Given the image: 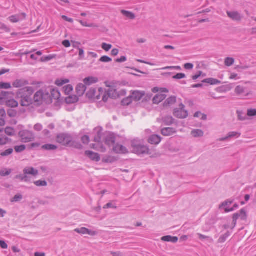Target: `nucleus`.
Segmentation results:
<instances>
[{
    "label": "nucleus",
    "instance_id": "f257e3e1",
    "mask_svg": "<svg viewBox=\"0 0 256 256\" xmlns=\"http://www.w3.org/2000/svg\"><path fill=\"white\" fill-rule=\"evenodd\" d=\"M56 141L62 146H69L78 150H82L84 148L80 142L74 140L72 136L68 133L58 134L56 136Z\"/></svg>",
    "mask_w": 256,
    "mask_h": 256
},
{
    "label": "nucleus",
    "instance_id": "f03ea898",
    "mask_svg": "<svg viewBox=\"0 0 256 256\" xmlns=\"http://www.w3.org/2000/svg\"><path fill=\"white\" fill-rule=\"evenodd\" d=\"M34 88L32 87H26L20 89L16 92V98L20 99V102L22 106H28L32 103V99L31 96L34 92Z\"/></svg>",
    "mask_w": 256,
    "mask_h": 256
},
{
    "label": "nucleus",
    "instance_id": "7ed1b4c3",
    "mask_svg": "<svg viewBox=\"0 0 256 256\" xmlns=\"http://www.w3.org/2000/svg\"><path fill=\"white\" fill-rule=\"evenodd\" d=\"M132 152L138 155L149 154L150 149L146 146L142 144L140 141L137 140H134L131 143Z\"/></svg>",
    "mask_w": 256,
    "mask_h": 256
},
{
    "label": "nucleus",
    "instance_id": "20e7f679",
    "mask_svg": "<svg viewBox=\"0 0 256 256\" xmlns=\"http://www.w3.org/2000/svg\"><path fill=\"white\" fill-rule=\"evenodd\" d=\"M185 106L182 103L179 104L178 108H175L173 111V115L180 119H184L188 117V112L184 110Z\"/></svg>",
    "mask_w": 256,
    "mask_h": 256
},
{
    "label": "nucleus",
    "instance_id": "39448f33",
    "mask_svg": "<svg viewBox=\"0 0 256 256\" xmlns=\"http://www.w3.org/2000/svg\"><path fill=\"white\" fill-rule=\"evenodd\" d=\"M18 136L21 138L22 141L25 143L31 142L34 139L32 134L27 130L20 131Z\"/></svg>",
    "mask_w": 256,
    "mask_h": 256
},
{
    "label": "nucleus",
    "instance_id": "423d86ee",
    "mask_svg": "<svg viewBox=\"0 0 256 256\" xmlns=\"http://www.w3.org/2000/svg\"><path fill=\"white\" fill-rule=\"evenodd\" d=\"M44 94L42 90H40L36 92L34 97V104L36 106H40L42 104L44 100Z\"/></svg>",
    "mask_w": 256,
    "mask_h": 256
},
{
    "label": "nucleus",
    "instance_id": "0eeeda50",
    "mask_svg": "<svg viewBox=\"0 0 256 256\" xmlns=\"http://www.w3.org/2000/svg\"><path fill=\"white\" fill-rule=\"evenodd\" d=\"M226 14L230 18L236 22L240 21L243 18V16L237 11H228Z\"/></svg>",
    "mask_w": 256,
    "mask_h": 256
},
{
    "label": "nucleus",
    "instance_id": "6e6552de",
    "mask_svg": "<svg viewBox=\"0 0 256 256\" xmlns=\"http://www.w3.org/2000/svg\"><path fill=\"white\" fill-rule=\"evenodd\" d=\"M84 154L92 161L98 162L100 160V155L97 152L90 150H86Z\"/></svg>",
    "mask_w": 256,
    "mask_h": 256
},
{
    "label": "nucleus",
    "instance_id": "1a4fd4ad",
    "mask_svg": "<svg viewBox=\"0 0 256 256\" xmlns=\"http://www.w3.org/2000/svg\"><path fill=\"white\" fill-rule=\"evenodd\" d=\"M113 150L116 154H126L128 152L126 148L119 144H116L114 146Z\"/></svg>",
    "mask_w": 256,
    "mask_h": 256
},
{
    "label": "nucleus",
    "instance_id": "9d476101",
    "mask_svg": "<svg viewBox=\"0 0 256 256\" xmlns=\"http://www.w3.org/2000/svg\"><path fill=\"white\" fill-rule=\"evenodd\" d=\"M28 81L24 79H16L12 84V86L16 88H20L28 84Z\"/></svg>",
    "mask_w": 256,
    "mask_h": 256
},
{
    "label": "nucleus",
    "instance_id": "9b49d317",
    "mask_svg": "<svg viewBox=\"0 0 256 256\" xmlns=\"http://www.w3.org/2000/svg\"><path fill=\"white\" fill-rule=\"evenodd\" d=\"M162 137L158 134L151 135L148 138V142L152 144H158L162 140Z\"/></svg>",
    "mask_w": 256,
    "mask_h": 256
},
{
    "label": "nucleus",
    "instance_id": "f8f14e48",
    "mask_svg": "<svg viewBox=\"0 0 256 256\" xmlns=\"http://www.w3.org/2000/svg\"><path fill=\"white\" fill-rule=\"evenodd\" d=\"M176 132V128H164L161 130V134L165 136H168Z\"/></svg>",
    "mask_w": 256,
    "mask_h": 256
},
{
    "label": "nucleus",
    "instance_id": "ddd939ff",
    "mask_svg": "<svg viewBox=\"0 0 256 256\" xmlns=\"http://www.w3.org/2000/svg\"><path fill=\"white\" fill-rule=\"evenodd\" d=\"M241 135V134L240 132H230L228 133L227 136L222 138L219 139V141L223 142L228 140V139L233 138H238L240 137Z\"/></svg>",
    "mask_w": 256,
    "mask_h": 256
},
{
    "label": "nucleus",
    "instance_id": "4468645a",
    "mask_svg": "<svg viewBox=\"0 0 256 256\" xmlns=\"http://www.w3.org/2000/svg\"><path fill=\"white\" fill-rule=\"evenodd\" d=\"M26 14L24 13H22L20 14L12 15L8 18L9 20L12 22H18L20 20L25 18Z\"/></svg>",
    "mask_w": 256,
    "mask_h": 256
},
{
    "label": "nucleus",
    "instance_id": "2eb2a0df",
    "mask_svg": "<svg viewBox=\"0 0 256 256\" xmlns=\"http://www.w3.org/2000/svg\"><path fill=\"white\" fill-rule=\"evenodd\" d=\"M98 82V78L94 76H88L83 80V82L86 86H90L92 84L97 83Z\"/></svg>",
    "mask_w": 256,
    "mask_h": 256
},
{
    "label": "nucleus",
    "instance_id": "dca6fc26",
    "mask_svg": "<svg viewBox=\"0 0 256 256\" xmlns=\"http://www.w3.org/2000/svg\"><path fill=\"white\" fill-rule=\"evenodd\" d=\"M76 92L77 94L79 96H82L84 95L86 90V86L84 84H78L76 86Z\"/></svg>",
    "mask_w": 256,
    "mask_h": 256
},
{
    "label": "nucleus",
    "instance_id": "f3484780",
    "mask_svg": "<svg viewBox=\"0 0 256 256\" xmlns=\"http://www.w3.org/2000/svg\"><path fill=\"white\" fill-rule=\"evenodd\" d=\"M144 95V92H140L138 90L134 91L131 94L133 100L136 102L140 100Z\"/></svg>",
    "mask_w": 256,
    "mask_h": 256
},
{
    "label": "nucleus",
    "instance_id": "a211bd4d",
    "mask_svg": "<svg viewBox=\"0 0 256 256\" xmlns=\"http://www.w3.org/2000/svg\"><path fill=\"white\" fill-rule=\"evenodd\" d=\"M23 172L26 176L31 174L36 176L38 174V171L33 167H27L24 169Z\"/></svg>",
    "mask_w": 256,
    "mask_h": 256
},
{
    "label": "nucleus",
    "instance_id": "6ab92c4d",
    "mask_svg": "<svg viewBox=\"0 0 256 256\" xmlns=\"http://www.w3.org/2000/svg\"><path fill=\"white\" fill-rule=\"evenodd\" d=\"M176 102V96H171L168 98L163 104L164 107L170 106L174 104Z\"/></svg>",
    "mask_w": 256,
    "mask_h": 256
},
{
    "label": "nucleus",
    "instance_id": "aec40b11",
    "mask_svg": "<svg viewBox=\"0 0 256 256\" xmlns=\"http://www.w3.org/2000/svg\"><path fill=\"white\" fill-rule=\"evenodd\" d=\"M166 98V95L163 94H156L152 99L153 103L158 104Z\"/></svg>",
    "mask_w": 256,
    "mask_h": 256
},
{
    "label": "nucleus",
    "instance_id": "412c9836",
    "mask_svg": "<svg viewBox=\"0 0 256 256\" xmlns=\"http://www.w3.org/2000/svg\"><path fill=\"white\" fill-rule=\"evenodd\" d=\"M162 120L166 126H171L175 121V120L171 116H166L162 117Z\"/></svg>",
    "mask_w": 256,
    "mask_h": 256
},
{
    "label": "nucleus",
    "instance_id": "4be33fe9",
    "mask_svg": "<svg viewBox=\"0 0 256 256\" xmlns=\"http://www.w3.org/2000/svg\"><path fill=\"white\" fill-rule=\"evenodd\" d=\"M202 83L208 84L210 85L219 84L222 83L221 81L214 78H208L202 81Z\"/></svg>",
    "mask_w": 256,
    "mask_h": 256
},
{
    "label": "nucleus",
    "instance_id": "5701e85b",
    "mask_svg": "<svg viewBox=\"0 0 256 256\" xmlns=\"http://www.w3.org/2000/svg\"><path fill=\"white\" fill-rule=\"evenodd\" d=\"M105 143L106 144L110 146L115 143L116 137L114 134H110L106 138Z\"/></svg>",
    "mask_w": 256,
    "mask_h": 256
},
{
    "label": "nucleus",
    "instance_id": "b1692460",
    "mask_svg": "<svg viewBox=\"0 0 256 256\" xmlns=\"http://www.w3.org/2000/svg\"><path fill=\"white\" fill-rule=\"evenodd\" d=\"M78 97L76 95H72L67 97L65 100L66 102L68 104H74L78 101Z\"/></svg>",
    "mask_w": 256,
    "mask_h": 256
},
{
    "label": "nucleus",
    "instance_id": "393cba45",
    "mask_svg": "<svg viewBox=\"0 0 256 256\" xmlns=\"http://www.w3.org/2000/svg\"><path fill=\"white\" fill-rule=\"evenodd\" d=\"M6 105L9 108H14L18 106V102L14 99H10L6 101Z\"/></svg>",
    "mask_w": 256,
    "mask_h": 256
},
{
    "label": "nucleus",
    "instance_id": "a878e982",
    "mask_svg": "<svg viewBox=\"0 0 256 256\" xmlns=\"http://www.w3.org/2000/svg\"><path fill=\"white\" fill-rule=\"evenodd\" d=\"M234 214H237L238 216V218H240L242 220H245L247 219V212L244 208H242L239 212H236Z\"/></svg>",
    "mask_w": 256,
    "mask_h": 256
},
{
    "label": "nucleus",
    "instance_id": "bb28decb",
    "mask_svg": "<svg viewBox=\"0 0 256 256\" xmlns=\"http://www.w3.org/2000/svg\"><path fill=\"white\" fill-rule=\"evenodd\" d=\"M121 13L125 16L126 18L130 19V20H134L136 18V16L134 14L133 12L127 11L126 10H122Z\"/></svg>",
    "mask_w": 256,
    "mask_h": 256
},
{
    "label": "nucleus",
    "instance_id": "cd10ccee",
    "mask_svg": "<svg viewBox=\"0 0 256 256\" xmlns=\"http://www.w3.org/2000/svg\"><path fill=\"white\" fill-rule=\"evenodd\" d=\"M42 149L46 150H56L58 148V146L53 144H48L43 145L42 146Z\"/></svg>",
    "mask_w": 256,
    "mask_h": 256
},
{
    "label": "nucleus",
    "instance_id": "c85d7f7f",
    "mask_svg": "<svg viewBox=\"0 0 256 256\" xmlns=\"http://www.w3.org/2000/svg\"><path fill=\"white\" fill-rule=\"evenodd\" d=\"M133 99L132 96L124 98L121 102V104L124 106H127L130 105L132 102Z\"/></svg>",
    "mask_w": 256,
    "mask_h": 256
},
{
    "label": "nucleus",
    "instance_id": "c756f323",
    "mask_svg": "<svg viewBox=\"0 0 256 256\" xmlns=\"http://www.w3.org/2000/svg\"><path fill=\"white\" fill-rule=\"evenodd\" d=\"M230 236V232L229 231H228L225 234L221 236L218 238V242L220 244H222L224 242L228 237Z\"/></svg>",
    "mask_w": 256,
    "mask_h": 256
},
{
    "label": "nucleus",
    "instance_id": "7c9ffc66",
    "mask_svg": "<svg viewBox=\"0 0 256 256\" xmlns=\"http://www.w3.org/2000/svg\"><path fill=\"white\" fill-rule=\"evenodd\" d=\"M191 134L194 138H199L204 136V132L201 130H194Z\"/></svg>",
    "mask_w": 256,
    "mask_h": 256
},
{
    "label": "nucleus",
    "instance_id": "2f4dec72",
    "mask_svg": "<svg viewBox=\"0 0 256 256\" xmlns=\"http://www.w3.org/2000/svg\"><path fill=\"white\" fill-rule=\"evenodd\" d=\"M236 94L238 95H242L245 93V88L243 86H238L234 90Z\"/></svg>",
    "mask_w": 256,
    "mask_h": 256
},
{
    "label": "nucleus",
    "instance_id": "473e14b6",
    "mask_svg": "<svg viewBox=\"0 0 256 256\" xmlns=\"http://www.w3.org/2000/svg\"><path fill=\"white\" fill-rule=\"evenodd\" d=\"M14 179L19 180L21 182H28L29 180L28 179V176L24 174L16 176L14 178Z\"/></svg>",
    "mask_w": 256,
    "mask_h": 256
},
{
    "label": "nucleus",
    "instance_id": "72a5a7b5",
    "mask_svg": "<svg viewBox=\"0 0 256 256\" xmlns=\"http://www.w3.org/2000/svg\"><path fill=\"white\" fill-rule=\"evenodd\" d=\"M96 92V88H90V90L86 92V96L89 99L94 98L95 97V94Z\"/></svg>",
    "mask_w": 256,
    "mask_h": 256
},
{
    "label": "nucleus",
    "instance_id": "f704fd0d",
    "mask_svg": "<svg viewBox=\"0 0 256 256\" xmlns=\"http://www.w3.org/2000/svg\"><path fill=\"white\" fill-rule=\"evenodd\" d=\"M12 171L11 168H3L0 171V175L2 176H6L10 175Z\"/></svg>",
    "mask_w": 256,
    "mask_h": 256
},
{
    "label": "nucleus",
    "instance_id": "c9c22d12",
    "mask_svg": "<svg viewBox=\"0 0 256 256\" xmlns=\"http://www.w3.org/2000/svg\"><path fill=\"white\" fill-rule=\"evenodd\" d=\"M51 95L55 100H59L60 97V92L58 90L53 89L51 91Z\"/></svg>",
    "mask_w": 256,
    "mask_h": 256
},
{
    "label": "nucleus",
    "instance_id": "e433bc0d",
    "mask_svg": "<svg viewBox=\"0 0 256 256\" xmlns=\"http://www.w3.org/2000/svg\"><path fill=\"white\" fill-rule=\"evenodd\" d=\"M5 133L10 136H13L15 134V130L13 128L7 126L5 128Z\"/></svg>",
    "mask_w": 256,
    "mask_h": 256
},
{
    "label": "nucleus",
    "instance_id": "4c0bfd02",
    "mask_svg": "<svg viewBox=\"0 0 256 256\" xmlns=\"http://www.w3.org/2000/svg\"><path fill=\"white\" fill-rule=\"evenodd\" d=\"M117 160H118V159L116 158L114 156H106L104 159V162H107V163H113V162H116Z\"/></svg>",
    "mask_w": 256,
    "mask_h": 256
},
{
    "label": "nucleus",
    "instance_id": "58836bf2",
    "mask_svg": "<svg viewBox=\"0 0 256 256\" xmlns=\"http://www.w3.org/2000/svg\"><path fill=\"white\" fill-rule=\"evenodd\" d=\"M234 62V59L232 58L228 57L226 58L224 60V64L227 66H232Z\"/></svg>",
    "mask_w": 256,
    "mask_h": 256
},
{
    "label": "nucleus",
    "instance_id": "ea45409f",
    "mask_svg": "<svg viewBox=\"0 0 256 256\" xmlns=\"http://www.w3.org/2000/svg\"><path fill=\"white\" fill-rule=\"evenodd\" d=\"M34 183L37 186H46L48 185L47 182L44 180H38L34 181Z\"/></svg>",
    "mask_w": 256,
    "mask_h": 256
},
{
    "label": "nucleus",
    "instance_id": "a19ab883",
    "mask_svg": "<svg viewBox=\"0 0 256 256\" xmlns=\"http://www.w3.org/2000/svg\"><path fill=\"white\" fill-rule=\"evenodd\" d=\"M64 93L68 95L73 90V86L71 84H68L63 88Z\"/></svg>",
    "mask_w": 256,
    "mask_h": 256
},
{
    "label": "nucleus",
    "instance_id": "79ce46f5",
    "mask_svg": "<svg viewBox=\"0 0 256 256\" xmlns=\"http://www.w3.org/2000/svg\"><path fill=\"white\" fill-rule=\"evenodd\" d=\"M74 231L78 234H84L88 232V228H77L74 230Z\"/></svg>",
    "mask_w": 256,
    "mask_h": 256
},
{
    "label": "nucleus",
    "instance_id": "37998d69",
    "mask_svg": "<svg viewBox=\"0 0 256 256\" xmlns=\"http://www.w3.org/2000/svg\"><path fill=\"white\" fill-rule=\"evenodd\" d=\"M14 152V150L12 148H10L5 151L0 153L2 156H6L10 155Z\"/></svg>",
    "mask_w": 256,
    "mask_h": 256
},
{
    "label": "nucleus",
    "instance_id": "c03bdc74",
    "mask_svg": "<svg viewBox=\"0 0 256 256\" xmlns=\"http://www.w3.org/2000/svg\"><path fill=\"white\" fill-rule=\"evenodd\" d=\"M234 202V200H226L224 202H222L219 206V208H221L222 207L226 206H227L230 205Z\"/></svg>",
    "mask_w": 256,
    "mask_h": 256
},
{
    "label": "nucleus",
    "instance_id": "a18cd8bd",
    "mask_svg": "<svg viewBox=\"0 0 256 256\" xmlns=\"http://www.w3.org/2000/svg\"><path fill=\"white\" fill-rule=\"evenodd\" d=\"M197 235L198 237V238L200 240H209L210 242H213V239L211 238L210 236H206L199 233Z\"/></svg>",
    "mask_w": 256,
    "mask_h": 256
},
{
    "label": "nucleus",
    "instance_id": "49530a36",
    "mask_svg": "<svg viewBox=\"0 0 256 256\" xmlns=\"http://www.w3.org/2000/svg\"><path fill=\"white\" fill-rule=\"evenodd\" d=\"M11 88V84L10 82H0V89H8Z\"/></svg>",
    "mask_w": 256,
    "mask_h": 256
},
{
    "label": "nucleus",
    "instance_id": "de8ad7c7",
    "mask_svg": "<svg viewBox=\"0 0 256 256\" xmlns=\"http://www.w3.org/2000/svg\"><path fill=\"white\" fill-rule=\"evenodd\" d=\"M26 149V146L22 144L19 146H15L14 150L16 152H21Z\"/></svg>",
    "mask_w": 256,
    "mask_h": 256
},
{
    "label": "nucleus",
    "instance_id": "09e8293b",
    "mask_svg": "<svg viewBox=\"0 0 256 256\" xmlns=\"http://www.w3.org/2000/svg\"><path fill=\"white\" fill-rule=\"evenodd\" d=\"M69 82V80L67 79L64 80H57L56 81V84L58 86H62L65 84L68 83Z\"/></svg>",
    "mask_w": 256,
    "mask_h": 256
},
{
    "label": "nucleus",
    "instance_id": "8fccbe9b",
    "mask_svg": "<svg viewBox=\"0 0 256 256\" xmlns=\"http://www.w3.org/2000/svg\"><path fill=\"white\" fill-rule=\"evenodd\" d=\"M81 140L83 144H88L90 142V137L88 135H84L81 138Z\"/></svg>",
    "mask_w": 256,
    "mask_h": 256
},
{
    "label": "nucleus",
    "instance_id": "3c124183",
    "mask_svg": "<svg viewBox=\"0 0 256 256\" xmlns=\"http://www.w3.org/2000/svg\"><path fill=\"white\" fill-rule=\"evenodd\" d=\"M99 60L103 62H109L112 61V59L107 56H104L100 58Z\"/></svg>",
    "mask_w": 256,
    "mask_h": 256
},
{
    "label": "nucleus",
    "instance_id": "603ef678",
    "mask_svg": "<svg viewBox=\"0 0 256 256\" xmlns=\"http://www.w3.org/2000/svg\"><path fill=\"white\" fill-rule=\"evenodd\" d=\"M8 114L10 118H14L17 114V112L13 109H9L8 110Z\"/></svg>",
    "mask_w": 256,
    "mask_h": 256
},
{
    "label": "nucleus",
    "instance_id": "864d4df0",
    "mask_svg": "<svg viewBox=\"0 0 256 256\" xmlns=\"http://www.w3.org/2000/svg\"><path fill=\"white\" fill-rule=\"evenodd\" d=\"M102 48L106 52L109 51L112 48L111 44H108L106 43H102Z\"/></svg>",
    "mask_w": 256,
    "mask_h": 256
},
{
    "label": "nucleus",
    "instance_id": "5fc2aeb1",
    "mask_svg": "<svg viewBox=\"0 0 256 256\" xmlns=\"http://www.w3.org/2000/svg\"><path fill=\"white\" fill-rule=\"evenodd\" d=\"M10 94V92H8L2 91L0 93V100H5Z\"/></svg>",
    "mask_w": 256,
    "mask_h": 256
},
{
    "label": "nucleus",
    "instance_id": "6e6d98bb",
    "mask_svg": "<svg viewBox=\"0 0 256 256\" xmlns=\"http://www.w3.org/2000/svg\"><path fill=\"white\" fill-rule=\"evenodd\" d=\"M186 77V76L183 73H178L172 76L174 79L176 80H180L182 78H184Z\"/></svg>",
    "mask_w": 256,
    "mask_h": 256
},
{
    "label": "nucleus",
    "instance_id": "4d7b16f0",
    "mask_svg": "<svg viewBox=\"0 0 256 256\" xmlns=\"http://www.w3.org/2000/svg\"><path fill=\"white\" fill-rule=\"evenodd\" d=\"M238 207H239L238 204H235L233 206L232 208H225L224 211L226 212H232V211L238 208Z\"/></svg>",
    "mask_w": 256,
    "mask_h": 256
},
{
    "label": "nucleus",
    "instance_id": "13d9d810",
    "mask_svg": "<svg viewBox=\"0 0 256 256\" xmlns=\"http://www.w3.org/2000/svg\"><path fill=\"white\" fill-rule=\"evenodd\" d=\"M216 92H225L228 90L227 87L225 86H222L217 88H216Z\"/></svg>",
    "mask_w": 256,
    "mask_h": 256
},
{
    "label": "nucleus",
    "instance_id": "bf43d9fd",
    "mask_svg": "<svg viewBox=\"0 0 256 256\" xmlns=\"http://www.w3.org/2000/svg\"><path fill=\"white\" fill-rule=\"evenodd\" d=\"M102 133L100 131L98 132H97L96 136H95V138H94V142H100L101 141V139H102Z\"/></svg>",
    "mask_w": 256,
    "mask_h": 256
},
{
    "label": "nucleus",
    "instance_id": "052dcab7",
    "mask_svg": "<svg viewBox=\"0 0 256 256\" xmlns=\"http://www.w3.org/2000/svg\"><path fill=\"white\" fill-rule=\"evenodd\" d=\"M248 116H256V109L250 108L248 110Z\"/></svg>",
    "mask_w": 256,
    "mask_h": 256
},
{
    "label": "nucleus",
    "instance_id": "680f3d73",
    "mask_svg": "<svg viewBox=\"0 0 256 256\" xmlns=\"http://www.w3.org/2000/svg\"><path fill=\"white\" fill-rule=\"evenodd\" d=\"M114 96H111V94H110V90H108V94H104L103 96H102V100L104 102H107L108 99V98H113Z\"/></svg>",
    "mask_w": 256,
    "mask_h": 256
},
{
    "label": "nucleus",
    "instance_id": "e2e57ef3",
    "mask_svg": "<svg viewBox=\"0 0 256 256\" xmlns=\"http://www.w3.org/2000/svg\"><path fill=\"white\" fill-rule=\"evenodd\" d=\"M54 56L52 55H48V56H42L41 58L42 62H48L53 58Z\"/></svg>",
    "mask_w": 256,
    "mask_h": 256
},
{
    "label": "nucleus",
    "instance_id": "0e129e2a",
    "mask_svg": "<svg viewBox=\"0 0 256 256\" xmlns=\"http://www.w3.org/2000/svg\"><path fill=\"white\" fill-rule=\"evenodd\" d=\"M202 73L203 72L202 71H198L195 75L192 76V79L193 80H197L202 74Z\"/></svg>",
    "mask_w": 256,
    "mask_h": 256
},
{
    "label": "nucleus",
    "instance_id": "69168bd1",
    "mask_svg": "<svg viewBox=\"0 0 256 256\" xmlns=\"http://www.w3.org/2000/svg\"><path fill=\"white\" fill-rule=\"evenodd\" d=\"M22 198V194H16L12 198V202H18Z\"/></svg>",
    "mask_w": 256,
    "mask_h": 256
},
{
    "label": "nucleus",
    "instance_id": "338daca9",
    "mask_svg": "<svg viewBox=\"0 0 256 256\" xmlns=\"http://www.w3.org/2000/svg\"><path fill=\"white\" fill-rule=\"evenodd\" d=\"M238 218V216L237 214H234L232 216V224L234 225L233 228L235 227L236 224L237 220Z\"/></svg>",
    "mask_w": 256,
    "mask_h": 256
},
{
    "label": "nucleus",
    "instance_id": "774afa93",
    "mask_svg": "<svg viewBox=\"0 0 256 256\" xmlns=\"http://www.w3.org/2000/svg\"><path fill=\"white\" fill-rule=\"evenodd\" d=\"M194 66V64L192 63H186L184 64V68L186 70H192Z\"/></svg>",
    "mask_w": 256,
    "mask_h": 256
}]
</instances>
